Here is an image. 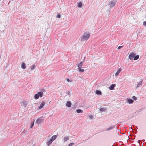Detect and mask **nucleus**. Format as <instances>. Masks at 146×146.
Wrapping results in <instances>:
<instances>
[{"mask_svg":"<svg viewBox=\"0 0 146 146\" xmlns=\"http://www.w3.org/2000/svg\"><path fill=\"white\" fill-rule=\"evenodd\" d=\"M90 34L87 32H86L82 36V38H81V40H82L83 39L85 40H88L90 37Z\"/></svg>","mask_w":146,"mask_h":146,"instance_id":"nucleus-1","label":"nucleus"},{"mask_svg":"<svg viewBox=\"0 0 146 146\" xmlns=\"http://www.w3.org/2000/svg\"><path fill=\"white\" fill-rule=\"evenodd\" d=\"M136 54L133 52L131 53L129 55V57L130 60H132L135 56Z\"/></svg>","mask_w":146,"mask_h":146,"instance_id":"nucleus-2","label":"nucleus"},{"mask_svg":"<svg viewBox=\"0 0 146 146\" xmlns=\"http://www.w3.org/2000/svg\"><path fill=\"white\" fill-rule=\"evenodd\" d=\"M115 2L114 1H112L109 3V5L111 7H113L115 5Z\"/></svg>","mask_w":146,"mask_h":146,"instance_id":"nucleus-3","label":"nucleus"},{"mask_svg":"<svg viewBox=\"0 0 146 146\" xmlns=\"http://www.w3.org/2000/svg\"><path fill=\"white\" fill-rule=\"evenodd\" d=\"M71 103L70 101H68L66 104V106L68 107H70L71 106Z\"/></svg>","mask_w":146,"mask_h":146,"instance_id":"nucleus-4","label":"nucleus"},{"mask_svg":"<svg viewBox=\"0 0 146 146\" xmlns=\"http://www.w3.org/2000/svg\"><path fill=\"white\" fill-rule=\"evenodd\" d=\"M115 86V84H112L109 87V89L110 90H113Z\"/></svg>","mask_w":146,"mask_h":146,"instance_id":"nucleus-5","label":"nucleus"},{"mask_svg":"<svg viewBox=\"0 0 146 146\" xmlns=\"http://www.w3.org/2000/svg\"><path fill=\"white\" fill-rule=\"evenodd\" d=\"M42 121V119L40 118H38L36 120V123H37L38 124L41 123Z\"/></svg>","mask_w":146,"mask_h":146,"instance_id":"nucleus-6","label":"nucleus"},{"mask_svg":"<svg viewBox=\"0 0 146 146\" xmlns=\"http://www.w3.org/2000/svg\"><path fill=\"white\" fill-rule=\"evenodd\" d=\"M127 102L129 104H132L133 102V100L131 99H128L127 100Z\"/></svg>","mask_w":146,"mask_h":146,"instance_id":"nucleus-7","label":"nucleus"},{"mask_svg":"<svg viewBox=\"0 0 146 146\" xmlns=\"http://www.w3.org/2000/svg\"><path fill=\"white\" fill-rule=\"evenodd\" d=\"M121 68H119L117 71V72H116V73L115 74V76H117L121 72Z\"/></svg>","mask_w":146,"mask_h":146,"instance_id":"nucleus-8","label":"nucleus"},{"mask_svg":"<svg viewBox=\"0 0 146 146\" xmlns=\"http://www.w3.org/2000/svg\"><path fill=\"white\" fill-rule=\"evenodd\" d=\"M57 136L56 135H55L53 136L50 139V140H52L53 141L54 140H55Z\"/></svg>","mask_w":146,"mask_h":146,"instance_id":"nucleus-9","label":"nucleus"},{"mask_svg":"<svg viewBox=\"0 0 146 146\" xmlns=\"http://www.w3.org/2000/svg\"><path fill=\"white\" fill-rule=\"evenodd\" d=\"M45 104V103L44 102H42L41 104H40L39 107V109H41L44 106V105Z\"/></svg>","mask_w":146,"mask_h":146,"instance_id":"nucleus-10","label":"nucleus"},{"mask_svg":"<svg viewBox=\"0 0 146 146\" xmlns=\"http://www.w3.org/2000/svg\"><path fill=\"white\" fill-rule=\"evenodd\" d=\"M96 93L97 95H102V92L100 90H96Z\"/></svg>","mask_w":146,"mask_h":146,"instance_id":"nucleus-11","label":"nucleus"},{"mask_svg":"<svg viewBox=\"0 0 146 146\" xmlns=\"http://www.w3.org/2000/svg\"><path fill=\"white\" fill-rule=\"evenodd\" d=\"M143 82V80L140 81L137 84V86L136 87V88H137L140 86L142 85V83Z\"/></svg>","mask_w":146,"mask_h":146,"instance_id":"nucleus-12","label":"nucleus"},{"mask_svg":"<svg viewBox=\"0 0 146 146\" xmlns=\"http://www.w3.org/2000/svg\"><path fill=\"white\" fill-rule=\"evenodd\" d=\"M21 105L24 107H25L27 105V103L24 102V101L21 102Z\"/></svg>","mask_w":146,"mask_h":146,"instance_id":"nucleus-13","label":"nucleus"},{"mask_svg":"<svg viewBox=\"0 0 146 146\" xmlns=\"http://www.w3.org/2000/svg\"><path fill=\"white\" fill-rule=\"evenodd\" d=\"M38 93L39 95V96L40 97H42L43 95V93L42 92H38Z\"/></svg>","mask_w":146,"mask_h":146,"instance_id":"nucleus-14","label":"nucleus"},{"mask_svg":"<svg viewBox=\"0 0 146 146\" xmlns=\"http://www.w3.org/2000/svg\"><path fill=\"white\" fill-rule=\"evenodd\" d=\"M115 127V126H112L109 127V128L107 129L106 130L107 131H109L110 130H111V129H113Z\"/></svg>","mask_w":146,"mask_h":146,"instance_id":"nucleus-15","label":"nucleus"},{"mask_svg":"<svg viewBox=\"0 0 146 146\" xmlns=\"http://www.w3.org/2000/svg\"><path fill=\"white\" fill-rule=\"evenodd\" d=\"M83 62H80V63L77 66L78 67V68H82V67L83 64Z\"/></svg>","mask_w":146,"mask_h":146,"instance_id":"nucleus-16","label":"nucleus"},{"mask_svg":"<svg viewBox=\"0 0 146 146\" xmlns=\"http://www.w3.org/2000/svg\"><path fill=\"white\" fill-rule=\"evenodd\" d=\"M21 68L22 69H25L26 68L25 64L24 63H22L21 64Z\"/></svg>","mask_w":146,"mask_h":146,"instance_id":"nucleus-17","label":"nucleus"},{"mask_svg":"<svg viewBox=\"0 0 146 146\" xmlns=\"http://www.w3.org/2000/svg\"><path fill=\"white\" fill-rule=\"evenodd\" d=\"M39 98V95L37 93V94H36L34 96V98L35 99L37 100Z\"/></svg>","mask_w":146,"mask_h":146,"instance_id":"nucleus-18","label":"nucleus"},{"mask_svg":"<svg viewBox=\"0 0 146 146\" xmlns=\"http://www.w3.org/2000/svg\"><path fill=\"white\" fill-rule=\"evenodd\" d=\"M53 142L52 140L50 139L47 143V145H50Z\"/></svg>","mask_w":146,"mask_h":146,"instance_id":"nucleus-19","label":"nucleus"},{"mask_svg":"<svg viewBox=\"0 0 146 146\" xmlns=\"http://www.w3.org/2000/svg\"><path fill=\"white\" fill-rule=\"evenodd\" d=\"M83 111L81 109H78L76 110V112L78 113H82Z\"/></svg>","mask_w":146,"mask_h":146,"instance_id":"nucleus-20","label":"nucleus"},{"mask_svg":"<svg viewBox=\"0 0 146 146\" xmlns=\"http://www.w3.org/2000/svg\"><path fill=\"white\" fill-rule=\"evenodd\" d=\"M139 56L138 55L135 56L134 57V60H137L139 58Z\"/></svg>","mask_w":146,"mask_h":146,"instance_id":"nucleus-21","label":"nucleus"},{"mask_svg":"<svg viewBox=\"0 0 146 146\" xmlns=\"http://www.w3.org/2000/svg\"><path fill=\"white\" fill-rule=\"evenodd\" d=\"M78 7L80 8H81L82 7V4L81 2H80L78 4Z\"/></svg>","mask_w":146,"mask_h":146,"instance_id":"nucleus-22","label":"nucleus"},{"mask_svg":"<svg viewBox=\"0 0 146 146\" xmlns=\"http://www.w3.org/2000/svg\"><path fill=\"white\" fill-rule=\"evenodd\" d=\"M69 139V137L67 136L65 137L64 138V141H66L67 140Z\"/></svg>","mask_w":146,"mask_h":146,"instance_id":"nucleus-23","label":"nucleus"},{"mask_svg":"<svg viewBox=\"0 0 146 146\" xmlns=\"http://www.w3.org/2000/svg\"><path fill=\"white\" fill-rule=\"evenodd\" d=\"M78 70L80 72H83L84 71V70L82 69L81 68H78Z\"/></svg>","mask_w":146,"mask_h":146,"instance_id":"nucleus-24","label":"nucleus"},{"mask_svg":"<svg viewBox=\"0 0 146 146\" xmlns=\"http://www.w3.org/2000/svg\"><path fill=\"white\" fill-rule=\"evenodd\" d=\"M106 110V109L104 108H100V111H104Z\"/></svg>","mask_w":146,"mask_h":146,"instance_id":"nucleus-25","label":"nucleus"},{"mask_svg":"<svg viewBox=\"0 0 146 146\" xmlns=\"http://www.w3.org/2000/svg\"><path fill=\"white\" fill-rule=\"evenodd\" d=\"M36 67V66L35 64H33L32 65V67H31V69L32 70H33L35 69V68Z\"/></svg>","mask_w":146,"mask_h":146,"instance_id":"nucleus-26","label":"nucleus"},{"mask_svg":"<svg viewBox=\"0 0 146 146\" xmlns=\"http://www.w3.org/2000/svg\"><path fill=\"white\" fill-rule=\"evenodd\" d=\"M74 143H71L69 144L68 146H72L74 145Z\"/></svg>","mask_w":146,"mask_h":146,"instance_id":"nucleus-27","label":"nucleus"},{"mask_svg":"<svg viewBox=\"0 0 146 146\" xmlns=\"http://www.w3.org/2000/svg\"><path fill=\"white\" fill-rule=\"evenodd\" d=\"M132 98L134 100H137V98L134 96H133L132 97Z\"/></svg>","mask_w":146,"mask_h":146,"instance_id":"nucleus-28","label":"nucleus"},{"mask_svg":"<svg viewBox=\"0 0 146 146\" xmlns=\"http://www.w3.org/2000/svg\"><path fill=\"white\" fill-rule=\"evenodd\" d=\"M34 124V122H33V123H32L31 125L30 126V128H32Z\"/></svg>","mask_w":146,"mask_h":146,"instance_id":"nucleus-29","label":"nucleus"},{"mask_svg":"<svg viewBox=\"0 0 146 146\" xmlns=\"http://www.w3.org/2000/svg\"><path fill=\"white\" fill-rule=\"evenodd\" d=\"M123 47V46H119L117 48L118 49H120Z\"/></svg>","mask_w":146,"mask_h":146,"instance_id":"nucleus-30","label":"nucleus"},{"mask_svg":"<svg viewBox=\"0 0 146 146\" xmlns=\"http://www.w3.org/2000/svg\"><path fill=\"white\" fill-rule=\"evenodd\" d=\"M60 14H58L57 16H56V17L57 18H60Z\"/></svg>","mask_w":146,"mask_h":146,"instance_id":"nucleus-31","label":"nucleus"},{"mask_svg":"<svg viewBox=\"0 0 146 146\" xmlns=\"http://www.w3.org/2000/svg\"><path fill=\"white\" fill-rule=\"evenodd\" d=\"M143 25L144 26L146 27V21H144L143 22Z\"/></svg>","mask_w":146,"mask_h":146,"instance_id":"nucleus-32","label":"nucleus"},{"mask_svg":"<svg viewBox=\"0 0 146 146\" xmlns=\"http://www.w3.org/2000/svg\"><path fill=\"white\" fill-rule=\"evenodd\" d=\"M89 117L90 118L92 119L93 117L92 115H90L89 116Z\"/></svg>","mask_w":146,"mask_h":146,"instance_id":"nucleus-33","label":"nucleus"},{"mask_svg":"<svg viewBox=\"0 0 146 146\" xmlns=\"http://www.w3.org/2000/svg\"><path fill=\"white\" fill-rule=\"evenodd\" d=\"M66 80H67V81L68 82H69V81H70V80H69L68 79V78H67V79H66Z\"/></svg>","mask_w":146,"mask_h":146,"instance_id":"nucleus-34","label":"nucleus"},{"mask_svg":"<svg viewBox=\"0 0 146 146\" xmlns=\"http://www.w3.org/2000/svg\"><path fill=\"white\" fill-rule=\"evenodd\" d=\"M70 92L69 91H68L67 92L68 94V95L70 94Z\"/></svg>","mask_w":146,"mask_h":146,"instance_id":"nucleus-35","label":"nucleus"},{"mask_svg":"<svg viewBox=\"0 0 146 146\" xmlns=\"http://www.w3.org/2000/svg\"><path fill=\"white\" fill-rule=\"evenodd\" d=\"M140 140H139V141H138V143H139H139H140Z\"/></svg>","mask_w":146,"mask_h":146,"instance_id":"nucleus-36","label":"nucleus"},{"mask_svg":"<svg viewBox=\"0 0 146 146\" xmlns=\"http://www.w3.org/2000/svg\"><path fill=\"white\" fill-rule=\"evenodd\" d=\"M50 145H48V146H50Z\"/></svg>","mask_w":146,"mask_h":146,"instance_id":"nucleus-37","label":"nucleus"},{"mask_svg":"<svg viewBox=\"0 0 146 146\" xmlns=\"http://www.w3.org/2000/svg\"><path fill=\"white\" fill-rule=\"evenodd\" d=\"M85 57H84V60L85 59Z\"/></svg>","mask_w":146,"mask_h":146,"instance_id":"nucleus-38","label":"nucleus"}]
</instances>
